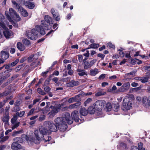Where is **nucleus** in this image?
Listing matches in <instances>:
<instances>
[{"label": "nucleus", "mask_w": 150, "mask_h": 150, "mask_svg": "<svg viewBox=\"0 0 150 150\" xmlns=\"http://www.w3.org/2000/svg\"><path fill=\"white\" fill-rule=\"evenodd\" d=\"M35 29H33L31 31L28 30L26 32L25 35L29 38L32 40H36L38 37V34L39 32L42 35L45 33L44 30L43 28H41L39 25L35 26Z\"/></svg>", "instance_id": "obj_3"}, {"label": "nucleus", "mask_w": 150, "mask_h": 150, "mask_svg": "<svg viewBox=\"0 0 150 150\" xmlns=\"http://www.w3.org/2000/svg\"><path fill=\"white\" fill-rule=\"evenodd\" d=\"M0 55L2 59L6 60L9 57V53L6 51H2L0 53Z\"/></svg>", "instance_id": "obj_15"}, {"label": "nucleus", "mask_w": 150, "mask_h": 150, "mask_svg": "<svg viewBox=\"0 0 150 150\" xmlns=\"http://www.w3.org/2000/svg\"><path fill=\"white\" fill-rule=\"evenodd\" d=\"M142 103L144 106L146 108H150V96L148 97H144L142 99Z\"/></svg>", "instance_id": "obj_13"}, {"label": "nucleus", "mask_w": 150, "mask_h": 150, "mask_svg": "<svg viewBox=\"0 0 150 150\" xmlns=\"http://www.w3.org/2000/svg\"><path fill=\"white\" fill-rule=\"evenodd\" d=\"M78 59L79 62H82L83 60V56L81 55H78Z\"/></svg>", "instance_id": "obj_60"}, {"label": "nucleus", "mask_w": 150, "mask_h": 150, "mask_svg": "<svg viewBox=\"0 0 150 150\" xmlns=\"http://www.w3.org/2000/svg\"><path fill=\"white\" fill-rule=\"evenodd\" d=\"M1 139L0 142L2 143L6 141L9 138V137L8 136H4V134L3 133L0 136Z\"/></svg>", "instance_id": "obj_22"}, {"label": "nucleus", "mask_w": 150, "mask_h": 150, "mask_svg": "<svg viewBox=\"0 0 150 150\" xmlns=\"http://www.w3.org/2000/svg\"><path fill=\"white\" fill-rule=\"evenodd\" d=\"M37 91L38 93L41 95H45L46 94L40 88H38Z\"/></svg>", "instance_id": "obj_37"}, {"label": "nucleus", "mask_w": 150, "mask_h": 150, "mask_svg": "<svg viewBox=\"0 0 150 150\" xmlns=\"http://www.w3.org/2000/svg\"><path fill=\"white\" fill-rule=\"evenodd\" d=\"M96 59H94L91 60L89 63L90 66L91 67L94 64H95L96 62Z\"/></svg>", "instance_id": "obj_48"}, {"label": "nucleus", "mask_w": 150, "mask_h": 150, "mask_svg": "<svg viewBox=\"0 0 150 150\" xmlns=\"http://www.w3.org/2000/svg\"><path fill=\"white\" fill-rule=\"evenodd\" d=\"M34 54H32L30 55L28 58V62H31L34 59Z\"/></svg>", "instance_id": "obj_49"}, {"label": "nucleus", "mask_w": 150, "mask_h": 150, "mask_svg": "<svg viewBox=\"0 0 150 150\" xmlns=\"http://www.w3.org/2000/svg\"><path fill=\"white\" fill-rule=\"evenodd\" d=\"M9 92L5 91L3 93H0V98L4 96H6L9 94Z\"/></svg>", "instance_id": "obj_47"}, {"label": "nucleus", "mask_w": 150, "mask_h": 150, "mask_svg": "<svg viewBox=\"0 0 150 150\" xmlns=\"http://www.w3.org/2000/svg\"><path fill=\"white\" fill-rule=\"evenodd\" d=\"M56 15H57L55 16V17H54V18L56 21H59L60 18V16L58 15L57 13L56 14Z\"/></svg>", "instance_id": "obj_62"}, {"label": "nucleus", "mask_w": 150, "mask_h": 150, "mask_svg": "<svg viewBox=\"0 0 150 150\" xmlns=\"http://www.w3.org/2000/svg\"><path fill=\"white\" fill-rule=\"evenodd\" d=\"M3 33L4 36L6 38H9L13 35V33L7 28L5 30Z\"/></svg>", "instance_id": "obj_16"}, {"label": "nucleus", "mask_w": 150, "mask_h": 150, "mask_svg": "<svg viewBox=\"0 0 150 150\" xmlns=\"http://www.w3.org/2000/svg\"><path fill=\"white\" fill-rule=\"evenodd\" d=\"M96 110V109L94 106H90L88 109V112L91 114H93L95 113Z\"/></svg>", "instance_id": "obj_27"}, {"label": "nucleus", "mask_w": 150, "mask_h": 150, "mask_svg": "<svg viewBox=\"0 0 150 150\" xmlns=\"http://www.w3.org/2000/svg\"><path fill=\"white\" fill-rule=\"evenodd\" d=\"M40 100L39 98H36L33 100V105H35L37 102H39Z\"/></svg>", "instance_id": "obj_64"}, {"label": "nucleus", "mask_w": 150, "mask_h": 150, "mask_svg": "<svg viewBox=\"0 0 150 150\" xmlns=\"http://www.w3.org/2000/svg\"><path fill=\"white\" fill-rule=\"evenodd\" d=\"M21 65H19L15 68V70L16 72H17L20 70V69H21Z\"/></svg>", "instance_id": "obj_59"}, {"label": "nucleus", "mask_w": 150, "mask_h": 150, "mask_svg": "<svg viewBox=\"0 0 150 150\" xmlns=\"http://www.w3.org/2000/svg\"><path fill=\"white\" fill-rule=\"evenodd\" d=\"M112 110L115 111H117L119 109L120 105L118 103L112 104Z\"/></svg>", "instance_id": "obj_24"}, {"label": "nucleus", "mask_w": 150, "mask_h": 150, "mask_svg": "<svg viewBox=\"0 0 150 150\" xmlns=\"http://www.w3.org/2000/svg\"><path fill=\"white\" fill-rule=\"evenodd\" d=\"M83 64H84L83 68L85 69H87L90 67V64L87 61H83Z\"/></svg>", "instance_id": "obj_31"}, {"label": "nucleus", "mask_w": 150, "mask_h": 150, "mask_svg": "<svg viewBox=\"0 0 150 150\" xmlns=\"http://www.w3.org/2000/svg\"><path fill=\"white\" fill-rule=\"evenodd\" d=\"M51 12L53 15V17H55V16L57 15V13H56L54 10L53 8L52 9L51 11Z\"/></svg>", "instance_id": "obj_54"}, {"label": "nucleus", "mask_w": 150, "mask_h": 150, "mask_svg": "<svg viewBox=\"0 0 150 150\" xmlns=\"http://www.w3.org/2000/svg\"><path fill=\"white\" fill-rule=\"evenodd\" d=\"M143 144L142 142L139 143L138 144V148L139 150H145V148L142 147Z\"/></svg>", "instance_id": "obj_40"}, {"label": "nucleus", "mask_w": 150, "mask_h": 150, "mask_svg": "<svg viewBox=\"0 0 150 150\" xmlns=\"http://www.w3.org/2000/svg\"><path fill=\"white\" fill-rule=\"evenodd\" d=\"M77 71L78 72V74L79 76H87L88 74L85 70L80 69H78L77 70Z\"/></svg>", "instance_id": "obj_19"}, {"label": "nucleus", "mask_w": 150, "mask_h": 150, "mask_svg": "<svg viewBox=\"0 0 150 150\" xmlns=\"http://www.w3.org/2000/svg\"><path fill=\"white\" fill-rule=\"evenodd\" d=\"M45 118V115H41L38 119V120L40 121H42Z\"/></svg>", "instance_id": "obj_42"}, {"label": "nucleus", "mask_w": 150, "mask_h": 150, "mask_svg": "<svg viewBox=\"0 0 150 150\" xmlns=\"http://www.w3.org/2000/svg\"><path fill=\"white\" fill-rule=\"evenodd\" d=\"M22 131H23L22 130L14 131L12 133V136L13 137L15 136L18 134H21L23 132Z\"/></svg>", "instance_id": "obj_36"}, {"label": "nucleus", "mask_w": 150, "mask_h": 150, "mask_svg": "<svg viewBox=\"0 0 150 150\" xmlns=\"http://www.w3.org/2000/svg\"><path fill=\"white\" fill-rule=\"evenodd\" d=\"M77 96H76L74 97H72L70 98L68 100V102L69 103H71L74 102H76V98Z\"/></svg>", "instance_id": "obj_34"}, {"label": "nucleus", "mask_w": 150, "mask_h": 150, "mask_svg": "<svg viewBox=\"0 0 150 150\" xmlns=\"http://www.w3.org/2000/svg\"><path fill=\"white\" fill-rule=\"evenodd\" d=\"M35 110V109L34 108H32L29 112L28 113L27 116L28 117L30 115H33L34 112Z\"/></svg>", "instance_id": "obj_44"}, {"label": "nucleus", "mask_w": 150, "mask_h": 150, "mask_svg": "<svg viewBox=\"0 0 150 150\" xmlns=\"http://www.w3.org/2000/svg\"><path fill=\"white\" fill-rule=\"evenodd\" d=\"M89 47H88L86 49L97 48L99 47V45L98 44H92L89 45Z\"/></svg>", "instance_id": "obj_32"}, {"label": "nucleus", "mask_w": 150, "mask_h": 150, "mask_svg": "<svg viewBox=\"0 0 150 150\" xmlns=\"http://www.w3.org/2000/svg\"><path fill=\"white\" fill-rule=\"evenodd\" d=\"M44 19L45 21H41V24L40 26L41 28H43L44 30V29L48 30V27L49 25L53 24L52 18L47 15L45 16Z\"/></svg>", "instance_id": "obj_6"}, {"label": "nucleus", "mask_w": 150, "mask_h": 150, "mask_svg": "<svg viewBox=\"0 0 150 150\" xmlns=\"http://www.w3.org/2000/svg\"><path fill=\"white\" fill-rule=\"evenodd\" d=\"M58 112V108L55 107H54L53 110L50 112L49 115L51 117H54Z\"/></svg>", "instance_id": "obj_18"}, {"label": "nucleus", "mask_w": 150, "mask_h": 150, "mask_svg": "<svg viewBox=\"0 0 150 150\" xmlns=\"http://www.w3.org/2000/svg\"><path fill=\"white\" fill-rule=\"evenodd\" d=\"M92 101V99L90 98H88L84 103V105L85 106H86L88 104L91 103Z\"/></svg>", "instance_id": "obj_35"}, {"label": "nucleus", "mask_w": 150, "mask_h": 150, "mask_svg": "<svg viewBox=\"0 0 150 150\" xmlns=\"http://www.w3.org/2000/svg\"><path fill=\"white\" fill-rule=\"evenodd\" d=\"M149 79V77H142L141 82L142 83H145L148 81Z\"/></svg>", "instance_id": "obj_38"}, {"label": "nucleus", "mask_w": 150, "mask_h": 150, "mask_svg": "<svg viewBox=\"0 0 150 150\" xmlns=\"http://www.w3.org/2000/svg\"><path fill=\"white\" fill-rule=\"evenodd\" d=\"M9 114L8 113H3V116L1 117V120L4 123V127L6 129H8L9 127Z\"/></svg>", "instance_id": "obj_8"}, {"label": "nucleus", "mask_w": 150, "mask_h": 150, "mask_svg": "<svg viewBox=\"0 0 150 150\" xmlns=\"http://www.w3.org/2000/svg\"><path fill=\"white\" fill-rule=\"evenodd\" d=\"M99 71L98 70L97 68H94L93 69H91L90 71V74L91 76H95L97 74Z\"/></svg>", "instance_id": "obj_20"}, {"label": "nucleus", "mask_w": 150, "mask_h": 150, "mask_svg": "<svg viewBox=\"0 0 150 150\" xmlns=\"http://www.w3.org/2000/svg\"><path fill=\"white\" fill-rule=\"evenodd\" d=\"M24 4L26 6L30 9H33L35 6V5L33 3L29 1L25 2Z\"/></svg>", "instance_id": "obj_21"}, {"label": "nucleus", "mask_w": 150, "mask_h": 150, "mask_svg": "<svg viewBox=\"0 0 150 150\" xmlns=\"http://www.w3.org/2000/svg\"><path fill=\"white\" fill-rule=\"evenodd\" d=\"M118 51H120L119 53V54H120V56L122 57H124L125 55L124 53L121 50H119Z\"/></svg>", "instance_id": "obj_53"}, {"label": "nucleus", "mask_w": 150, "mask_h": 150, "mask_svg": "<svg viewBox=\"0 0 150 150\" xmlns=\"http://www.w3.org/2000/svg\"><path fill=\"white\" fill-rule=\"evenodd\" d=\"M25 113V111H20L19 112H17L16 113V114L13 115V117H16L17 119H18V117H23Z\"/></svg>", "instance_id": "obj_23"}, {"label": "nucleus", "mask_w": 150, "mask_h": 150, "mask_svg": "<svg viewBox=\"0 0 150 150\" xmlns=\"http://www.w3.org/2000/svg\"><path fill=\"white\" fill-rule=\"evenodd\" d=\"M17 119L16 117H12L11 120V129L13 130L17 128L20 125V122L17 120Z\"/></svg>", "instance_id": "obj_11"}, {"label": "nucleus", "mask_w": 150, "mask_h": 150, "mask_svg": "<svg viewBox=\"0 0 150 150\" xmlns=\"http://www.w3.org/2000/svg\"><path fill=\"white\" fill-rule=\"evenodd\" d=\"M47 127L44 126V124L43 126H41L39 127L38 131L39 133L40 137V135L41 134L42 135L41 136H43V137H44V136L50 134L48 129H47Z\"/></svg>", "instance_id": "obj_9"}, {"label": "nucleus", "mask_w": 150, "mask_h": 150, "mask_svg": "<svg viewBox=\"0 0 150 150\" xmlns=\"http://www.w3.org/2000/svg\"><path fill=\"white\" fill-rule=\"evenodd\" d=\"M105 101L104 100H98L96 101L93 104V105L98 111H100L104 106Z\"/></svg>", "instance_id": "obj_10"}, {"label": "nucleus", "mask_w": 150, "mask_h": 150, "mask_svg": "<svg viewBox=\"0 0 150 150\" xmlns=\"http://www.w3.org/2000/svg\"><path fill=\"white\" fill-rule=\"evenodd\" d=\"M44 125L48 127V129L50 134L52 132L57 131L58 129L56 124L55 125L51 121H45L44 122Z\"/></svg>", "instance_id": "obj_7"}, {"label": "nucleus", "mask_w": 150, "mask_h": 150, "mask_svg": "<svg viewBox=\"0 0 150 150\" xmlns=\"http://www.w3.org/2000/svg\"><path fill=\"white\" fill-rule=\"evenodd\" d=\"M18 10L20 11L21 14L24 17L27 16L28 15V13L27 11L24 9L22 7H20L18 9Z\"/></svg>", "instance_id": "obj_17"}, {"label": "nucleus", "mask_w": 150, "mask_h": 150, "mask_svg": "<svg viewBox=\"0 0 150 150\" xmlns=\"http://www.w3.org/2000/svg\"><path fill=\"white\" fill-rule=\"evenodd\" d=\"M106 93L105 92H102L101 91H99L95 94V96H99L102 95H105Z\"/></svg>", "instance_id": "obj_41"}, {"label": "nucleus", "mask_w": 150, "mask_h": 150, "mask_svg": "<svg viewBox=\"0 0 150 150\" xmlns=\"http://www.w3.org/2000/svg\"><path fill=\"white\" fill-rule=\"evenodd\" d=\"M80 114L83 116H86L87 115L88 111L84 108H82L80 111Z\"/></svg>", "instance_id": "obj_25"}, {"label": "nucleus", "mask_w": 150, "mask_h": 150, "mask_svg": "<svg viewBox=\"0 0 150 150\" xmlns=\"http://www.w3.org/2000/svg\"><path fill=\"white\" fill-rule=\"evenodd\" d=\"M132 105V103L130 101V98L126 96L123 100L121 109L123 111H126L131 109Z\"/></svg>", "instance_id": "obj_5"}, {"label": "nucleus", "mask_w": 150, "mask_h": 150, "mask_svg": "<svg viewBox=\"0 0 150 150\" xmlns=\"http://www.w3.org/2000/svg\"><path fill=\"white\" fill-rule=\"evenodd\" d=\"M73 120V119H74V121L76 122H79V116H76V117H74V118H72L71 117H70Z\"/></svg>", "instance_id": "obj_61"}, {"label": "nucleus", "mask_w": 150, "mask_h": 150, "mask_svg": "<svg viewBox=\"0 0 150 150\" xmlns=\"http://www.w3.org/2000/svg\"><path fill=\"white\" fill-rule=\"evenodd\" d=\"M19 137H16L14 138L13 139L14 141H16V142H13L12 144L11 147L12 149L13 150H18L21 147V145L18 144L17 142V141L19 140V139H21Z\"/></svg>", "instance_id": "obj_12"}, {"label": "nucleus", "mask_w": 150, "mask_h": 150, "mask_svg": "<svg viewBox=\"0 0 150 150\" xmlns=\"http://www.w3.org/2000/svg\"><path fill=\"white\" fill-rule=\"evenodd\" d=\"M80 105V104L79 103H76L71 104L70 105L69 107V108L70 109H72L74 108H76L78 106H79Z\"/></svg>", "instance_id": "obj_29"}, {"label": "nucleus", "mask_w": 150, "mask_h": 150, "mask_svg": "<svg viewBox=\"0 0 150 150\" xmlns=\"http://www.w3.org/2000/svg\"><path fill=\"white\" fill-rule=\"evenodd\" d=\"M54 122L61 131L64 132L67 128L66 123L71 124L73 123V120L70 117L69 113L66 112L62 115L61 117H58L55 119Z\"/></svg>", "instance_id": "obj_1"}, {"label": "nucleus", "mask_w": 150, "mask_h": 150, "mask_svg": "<svg viewBox=\"0 0 150 150\" xmlns=\"http://www.w3.org/2000/svg\"><path fill=\"white\" fill-rule=\"evenodd\" d=\"M79 113L78 111L75 110L71 114V115L72 117V118H74V117L79 116Z\"/></svg>", "instance_id": "obj_33"}, {"label": "nucleus", "mask_w": 150, "mask_h": 150, "mask_svg": "<svg viewBox=\"0 0 150 150\" xmlns=\"http://www.w3.org/2000/svg\"><path fill=\"white\" fill-rule=\"evenodd\" d=\"M50 89L51 88L48 86H46L44 88V91L47 92H49Z\"/></svg>", "instance_id": "obj_52"}, {"label": "nucleus", "mask_w": 150, "mask_h": 150, "mask_svg": "<svg viewBox=\"0 0 150 150\" xmlns=\"http://www.w3.org/2000/svg\"><path fill=\"white\" fill-rule=\"evenodd\" d=\"M0 26L5 30L7 28L6 27L4 23L3 22H1L0 23Z\"/></svg>", "instance_id": "obj_56"}, {"label": "nucleus", "mask_w": 150, "mask_h": 150, "mask_svg": "<svg viewBox=\"0 0 150 150\" xmlns=\"http://www.w3.org/2000/svg\"><path fill=\"white\" fill-rule=\"evenodd\" d=\"M23 42L26 45H29L30 43L29 40L27 39H24L23 40Z\"/></svg>", "instance_id": "obj_39"}, {"label": "nucleus", "mask_w": 150, "mask_h": 150, "mask_svg": "<svg viewBox=\"0 0 150 150\" xmlns=\"http://www.w3.org/2000/svg\"><path fill=\"white\" fill-rule=\"evenodd\" d=\"M13 98V96L12 95H11L9 97L7 96L6 97V100H4V103L2 105V106H4V105L5 104L6 102L7 101V100L9 99H10L12 98Z\"/></svg>", "instance_id": "obj_45"}, {"label": "nucleus", "mask_w": 150, "mask_h": 150, "mask_svg": "<svg viewBox=\"0 0 150 150\" xmlns=\"http://www.w3.org/2000/svg\"><path fill=\"white\" fill-rule=\"evenodd\" d=\"M6 75L3 77L4 79H6L10 76L11 74L9 73H6Z\"/></svg>", "instance_id": "obj_57"}, {"label": "nucleus", "mask_w": 150, "mask_h": 150, "mask_svg": "<svg viewBox=\"0 0 150 150\" xmlns=\"http://www.w3.org/2000/svg\"><path fill=\"white\" fill-rule=\"evenodd\" d=\"M17 47L18 49L21 51H23L25 49V47L19 42L17 43Z\"/></svg>", "instance_id": "obj_28"}, {"label": "nucleus", "mask_w": 150, "mask_h": 150, "mask_svg": "<svg viewBox=\"0 0 150 150\" xmlns=\"http://www.w3.org/2000/svg\"><path fill=\"white\" fill-rule=\"evenodd\" d=\"M140 52L139 51H138L136 52L135 53V54H132V52H131L130 53L132 54V57H135L137 56H138L139 55V54Z\"/></svg>", "instance_id": "obj_51"}, {"label": "nucleus", "mask_w": 150, "mask_h": 150, "mask_svg": "<svg viewBox=\"0 0 150 150\" xmlns=\"http://www.w3.org/2000/svg\"><path fill=\"white\" fill-rule=\"evenodd\" d=\"M51 68H52V67H50L46 71L43 72L41 74L42 76H44L48 72L50 71V69Z\"/></svg>", "instance_id": "obj_58"}, {"label": "nucleus", "mask_w": 150, "mask_h": 150, "mask_svg": "<svg viewBox=\"0 0 150 150\" xmlns=\"http://www.w3.org/2000/svg\"><path fill=\"white\" fill-rule=\"evenodd\" d=\"M79 83L78 81H72L69 83L68 86L69 87H73L78 85Z\"/></svg>", "instance_id": "obj_26"}, {"label": "nucleus", "mask_w": 150, "mask_h": 150, "mask_svg": "<svg viewBox=\"0 0 150 150\" xmlns=\"http://www.w3.org/2000/svg\"><path fill=\"white\" fill-rule=\"evenodd\" d=\"M9 14L6 12V14L7 18L8 21L11 22H12V20L11 17L13 18V19L16 21H18L21 20V18L19 16L18 14L12 8H10L9 9Z\"/></svg>", "instance_id": "obj_4"}, {"label": "nucleus", "mask_w": 150, "mask_h": 150, "mask_svg": "<svg viewBox=\"0 0 150 150\" xmlns=\"http://www.w3.org/2000/svg\"><path fill=\"white\" fill-rule=\"evenodd\" d=\"M12 2L13 4L15 6V7L16 8L18 9L20 7L15 1L13 0L12 1Z\"/></svg>", "instance_id": "obj_46"}, {"label": "nucleus", "mask_w": 150, "mask_h": 150, "mask_svg": "<svg viewBox=\"0 0 150 150\" xmlns=\"http://www.w3.org/2000/svg\"><path fill=\"white\" fill-rule=\"evenodd\" d=\"M105 74H102L99 76L98 79H103L105 78Z\"/></svg>", "instance_id": "obj_55"}, {"label": "nucleus", "mask_w": 150, "mask_h": 150, "mask_svg": "<svg viewBox=\"0 0 150 150\" xmlns=\"http://www.w3.org/2000/svg\"><path fill=\"white\" fill-rule=\"evenodd\" d=\"M10 107L9 106H7L5 108V111L3 113L4 114H6V113H8V114H9V110L10 109Z\"/></svg>", "instance_id": "obj_50"}, {"label": "nucleus", "mask_w": 150, "mask_h": 150, "mask_svg": "<svg viewBox=\"0 0 150 150\" xmlns=\"http://www.w3.org/2000/svg\"><path fill=\"white\" fill-rule=\"evenodd\" d=\"M32 135H29V137L26 136L25 139L27 141L29 140L30 142H34L35 144H39L41 141L45 142H49L51 139V138L49 136H39V133L38 130H35L33 134L32 133Z\"/></svg>", "instance_id": "obj_2"}, {"label": "nucleus", "mask_w": 150, "mask_h": 150, "mask_svg": "<svg viewBox=\"0 0 150 150\" xmlns=\"http://www.w3.org/2000/svg\"><path fill=\"white\" fill-rule=\"evenodd\" d=\"M112 108V105L111 103H107L106 105V111H110L111 110Z\"/></svg>", "instance_id": "obj_30"}, {"label": "nucleus", "mask_w": 150, "mask_h": 150, "mask_svg": "<svg viewBox=\"0 0 150 150\" xmlns=\"http://www.w3.org/2000/svg\"><path fill=\"white\" fill-rule=\"evenodd\" d=\"M129 86L130 83L129 82L125 83L117 90L116 93H118L125 91L129 89Z\"/></svg>", "instance_id": "obj_14"}, {"label": "nucleus", "mask_w": 150, "mask_h": 150, "mask_svg": "<svg viewBox=\"0 0 150 150\" xmlns=\"http://www.w3.org/2000/svg\"><path fill=\"white\" fill-rule=\"evenodd\" d=\"M107 47L110 48H112L113 49H115V45L112 44V43L110 42H109L108 43Z\"/></svg>", "instance_id": "obj_43"}, {"label": "nucleus", "mask_w": 150, "mask_h": 150, "mask_svg": "<svg viewBox=\"0 0 150 150\" xmlns=\"http://www.w3.org/2000/svg\"><path fill=\"white\" fill-rule=\"evenodd\" d=\"M21 103L20 100V99H18L16 100L15 103V105L17 106L19 105Z\"/></svg>", "instance_id": "obj_63"}]
</instances>
